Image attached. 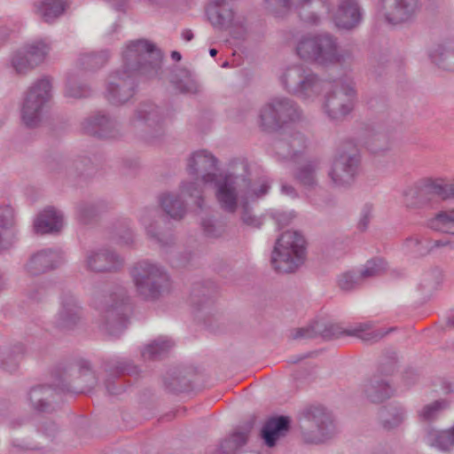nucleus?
I'll list each match as a JSON object with an SVG mask.
<instances>
[{"instance_id": "53", "label": "nucleus", "mask_w": 454, "mask_h": 454, "mask_svg": "<svg viewBox=\"0 0 454 454\" xmlns=\"http://www.w3.org/2000/svg\"><path fill=\"white\" fill-rule=\"evenodd\" d=\"M363 278L360 273L348 271L340 275L339 286L344 291H350L361 285Z\"/></svg>"}, {"instance_id": "46", "label": "nucleus", "mask_w": 454, "mask_h": 454, "mask_svg": "<svg viewBox=\"0 0 454 454\" xmlns=\"http://www.w3.org/2000/svg\"><path fill=\"white\" fill-rule=\"evenodd\" d=\"M449 406L450 404L446 400H436L423 406V408L419 411V418L421 421L432 422L438 419L441 413L448 409Z\"/></svg>"}, {"instance_id": "6", "label": "nucleus", "mask_w": 454, "mask_h": 454, "mask_svg": "<svg viewBox=\"0 0 454 454\" xmlns=\"http://www.w3.org/2000/svg\"><path fill=\"white\" fill-rule=\"evenodd\" d=\"M129 274L137 296L144 301H155L170 292L171 282L168 272L150 260L134 263Z\"/></svg>"}, {"instance_id": "16", "label": "nucleus", "mask_w": 454, "mask_h": 454, "mask_svg": "<svg viewBox=\"0 0 454 454\" xmlns=\"http://www.w3.org/2000/svg\"><path fill=\"white\" fill-rule=\"evenodd\" d=\"M226 0H212L207 8V15L212 26L220 30L229 29L231 35L244 40L247 35V20L236 16L231 8L223 4Z\"/></svg>"}, {"instance_id": "7", "label": "nucleus", "mask_w": 454, "mask_h": 454, "mask_svg": "<svg viewBox=\"0 0 454 454\" xmlns=\"http://www.w3.org/2000/svg\"><path fill=\"white\" fill-rule=\"evenodd\" d=\"M216 158L210 153L201 150L195 152L188 160L187 171L196 176L193 182H183L180 185L181 193L193 200L202 209L204 204L203 184H211L218 177L215 171L217 167Z\"/></svg>"}, {"instance_id": "12", "label": "nucleus", "mask_w": 454, "mask_h": 454, "mask_svg": "<svg viewBox=\"0 0 454 454\" xmlns=\"http://www.w3.org/2000/svg\"><path fill=\"white\" fill-rule=\"evenodd\" d=\"M129 127L149 143L156 142L164 135V115L151 101L139 103L129 121Z\"/></svg>"}, {"instance_id": "63", "label": "nucleus", "mask_w": 454, "mask_h": 454, "mask_svg": "<svg viewBox=\"0 0 454 454\" xmlns=\"http://www.w3.org/2000/svg\"><path fill=\"white\" fill-rule=\"evenodd\" d=\"M114 9L119 12H126L128 0H106Z\"/></svg>"}, {"instance_id": "60", "label": "nucleus", "mask_w": 454, "mask_h": 454, "mask_svg": "<svg viewBox=\"0 0 454 454\" xmlns=\"http://www.w3.org/2000/svg\"><path fill=\"white\" fill-rule=\"evenodd\" d=\"M90 160L85 156H80L73 162V167L78 174H83L85 170L90 166Z\"/></svg>"}, {"instance_id": "20", "label": "nucleus", "mask_w": 454, "mask_h": 454, "mask_svg": "<svg viewBox=\"0 0 454 454\" xmlns=\"http://www.w3.org/2000/svg\"><path fill=\"white\" fill-rule=\"evenodd\" d=\"M123 263V258L109 248L89 251L84 259L85 269L96 273L117 271Z\"/></svg>"}, {"instance_id": "48", "label": "nucleus", "mask_w": 454, "mask_h": 454, "mask_svg": "<svg viewBox=\"0 0 454 454\" xmlns=\"http://www.w3.org/2000/svg\"><path fill=\"white\" fill-rule=\"evenodd\" d=\"M25 352V347L21 343L13 345L10 350H8L4 356L2 361V367L8 372H15L18 367L20 361Z\"/></svg>"}, {"instance_id": "31", "label": "nucleus", "mask_w": 454, "mask_h": 454, "mask_svg": "<svg viewBox=\"0 0 454 454\" xmlns=\"http://www.w3.org/2000/svg\"><path fill=\"white\" fill-rule=\"evenodd\" d=\"M17 241L14 227V213L10 206L0 207V252L13 246Z\"/></svg>"}, {"instance_id": "28", "label": "nucleus", "mask_w": 454, "mask_h": 454, "mask_svg": "<svg viewBox=\"0 0 454 454\" xmlns=\"http://www.w3.org/2000/svg\"><path fill=\"white\" fill-rule=\"evenodd\" d=\"M254 421L236 428L210 452V454H239V450L247 444Z\"/></svg>"}, {"instance_id": "30", "label": "nucleus", "mask_w": 454, "mask_h": 454, "mask_svg": "<svg viewBox=\"0 0 454 454\" xmlns=\"http://www.w3.org/2000/svg\"><path fill=\"white\" fill-rule=\"evenodd\" d=\"M62 227L63 215L51 207L42 211L34 223V230L37 234L59 232Z\"/></svg>"}, {"instance_id": "47", "label": "nucleus", "mask_w": 454, "mask_h": 454, "mask_svg": "<svg viewBox=\"0 0 454 454\" xmlns=\"http://www.w3.org/2000/svg\"><path fill=\"white\" fill-rule=\"evenodd\" d=\"M433 230L454 235V210L441 212L429 221Z\"/></svg>"}, {"instance_id": "49", "label": "nucleus", "mask_w": 454, "mask_h": 454, "mask_svg": "<svg viewBox=\"0 0 454 454\" xmlns=\"http://www.w3.org/2000/svg\"><path fill=\"white\" fill-rule=\"evenodd\" d=\"M387 262L380 257L366 262L364 270L360 272L363 278H373L380 275L387 270Z\"/></svg>"}, {"instance_id": "56", "label": "nucleus", "mask_w": 454, "mask_h": 454, "mask_svg": "<svg viewBox=\"0 0 454 454\" xmlns=\"http://www.w3.org/2000/svg\"><path fill=\"white\" fill-rule=\"evenodd\" d=\"M293 212H275L272 214V218L275 220L278 228H284L291 223L294 218Z\"/></svg>"}, {"instance_id": "36", "label": "nucleus", "mask_w": 454, "mask_h": 454, "mask_svg": "<svg viewBox=\"0 0 454 454\" xmlns=\"http://www.w3.org/2000/svg\"><path fill=\"white\" fill-rule=\"evenodd\" d=\"M427 443L441 451H450L454 448V425L446 430L427 429Z\"/></svg>"}, {"instance_id": "43", "label": "nucleus", "mask_w": 454, "mask_h": 454, "mask_svg": "<svg viewBox=\"0 0 454 454\" xmlns=\"http://www.w3.org/2000/svg\"><path fill=\"white\" fill-rule=\"evenodd\" d=\"M406 411L401 405H391L380 411V419L383 428L390 430L399 427L405 419Z\"/></svg>"}, {"instance_id": "17", "label": "nucleus", "mask_w": 454, "mask_h": 454, "mask_svg": "<svg viewBox=\"0 0 454 454\" xmlns=\"http://www.w3.org/2000/svg\"><path fill=\"white\" fill-rule=\"evenodd\" d=\"M308 427L302 433L304 442L323 443L335 434V425L332 414L324 407L316 406L307 410L305 414Z\"/></svg>"}, {"instance_id": "54", "label": "nucleus", "mask_w": 454, "mask_h": 454, "mask_svg": "<svg viewBox=\"0 0 454 454\" xmlns=\"http://www.w3.org/2000/svg\"><path fill=\"white\" fill-rule=\"evenodd\" d=\"M201 228L204 235L210 239H217L224 232V227L223 225H216L210 217L202 219Z\"/></svg>"}, {"instance_id": "13", "label": "nucleus", "mask_w": 454, "mask_h": 454, "mask_svg": "<svg viewBox=\"0 0 454 454\" xmlns=\"http://www.w3.org/2000/svg\"><path fill=\"white\" fill-rule=\"evenodd\" d=\"M301 111L297 103L286 97L274 98L260 112V126L263 130L273 131L288 122L301 119Z\"/></svg>"}, {"instance_id": "3", "label": "nucleus", "mask_w": 454, "mask_h": 454, "mask_svg": "<svg viewBox=\"0 0 454 454\" xmlns=\"http://www.w3.org/2000/svg\"><path fill=\"white\" fill-rule=\"evenodd\" d=\"M74 373L79 374V379L84 389L92 388L97 383L94 372L91 371L87 361H79L75 366L64 369L57 376L58 382L54 388L50 386H37L30 389L28 400L33 410L40 413H50L54 411L52 399L56 389L62 392L71 391L70 381Z\"/></svg>"}, {"instance_id": "41", "label": "nucleus", "mask_w": 454, "mask_h": 454, "mask_svg": "<svg viewBox=\"0 0 454 454\" xmlns=\"http://www.w3.org/2000/svg\"><path fill=\"white\" fill-rule=\"evenodd\" d=\"M90 86L82 81L78 73H69L67 79L65 96L71 98H82L90 95Z\"/></svg>"}, {"instance_id": "32", "label": "nucleus", "mask_w": 454, "mask_h": 454, "mask_svg": "<svg viewBox=\"0 0 454 454\" xmlns=\"http://www.w3.org/2000/svg\"><path fill=\"white\" fill-rule=\"evenodd\" d=\"M321 160L314 157L298 166L294 172V179L307 191H313L318 186L317 172L319 170Z\"/></svg>"}, {"instance_id": "1", "label": "nucleus", "mask_w": 454, "mask_h": 454, "mask_svg": "<svg viewBox=\"0 0 454 454\" xmlns=\"http://www.w3.org/2000/svg\"><path fill=\"white\" fill-rule=\"evenodd\" d=\"M163 53L152 42L137 39L129 42L122 52V66L108 76L106 98L114 106H121L137 92V77L162 79Z\"/></svg>"}, {"instance_id": "21", "label": "nucleus", "mask_w": 454, "mask_h": 454, "mask_svg": "<svg viewBox=\"0 0 454 454\" xmlns=\"http://www.w3.org/2000/svg\"><path fill=\"white\" fill-rule=\"evenodd\" d=\"M385 18L390 24L412 20L421 9L420 0H382Z\"/></svg>"}, {"instance_id": "4", "label": "nucleus", "mask_w": 454, "mask_h": 454, "mask_svg": "<svg viewBox=\"0 0 454 454\" xmlns=\"http://www.w3.org/2000/svg\"><path fill=\"white\" fill-rule=\"evenodd\" d=\"M129 299L125 287L116 286L107 294L99 292L93 296V305L99 312L98 327L110 336H119L128 325Z\"/></svg>"}, {"instance_id": "5", "label": "nucleus", "mask_w": 454, "mask_h": 454, "mask_svg": "<svg viewBox=\"0 0 454 454\" xmlns=\"http://www.w3.org/2000/svg\"><path fill=\"white\" fill-rule=\"evenodd\" d=\"M212 184L219 207L230 214L236 212L239 196L246 200H254L267 194L270 189L267 180H262L257 188L249 178L231 172L220 175Z\"/></svg>"}, {"instance_id": "33", "label": "nucleus", "mask_w": 454, "mask_h": 454, "mask_svg": "<svg viewBox=\"0 0 454 454\" xmlns=\"http://www.w3.org/2000/svg\"><path fill=\"white\" fill-rule=\"evenodd\" d=\"M289 427L290 419L287 417H273L263 425L261 436L268 447H273L276 445L278 439L288 432Z\"/></svg>"}, {"instance_id": "34", "label": "nucleus", "mask_w": 454, "mask_h": 454, "mask_svg": "<svg viewBox=\"0 0 454 454\" xmlns=\"http://www.w3.org/2000/svg\"><path fill=\"white\" fill-rule=\"evenodd\" d=\"M432 61L440 68L454 70V37L439 43L429 53Z\"/></svg>"}, {"instance_id": "58", "label": "nucleus", "mask_w": 454, "mask_h": 454, "mask_svg": "<svg viewBox=\"0 0 454 454\" xmlns=\"http://www.w3.org/2000/svg\"><path fill=\"white\" fill-rule=\"evenodd\" d=\"M116 237L119 239V242L124 245H129L133 242V233L129 230V228L124 226L121 229L116 230L115 233Z\"/></svg>"}, {"instance_id": "50", "label": "nucleus", "mask_w": 454, "mask_h": 454, "mask_svg": "<svg viewBox=\"0 0 454 454\" xmlns=\"http://www.w3.org/2000/svg\"><path fill=\"white\" fill-rule=\"evenodd\" d=\"M11 62L17 74H26L35 67L23 49L17 51L13 54Z\"/></svg>"}, {"instance_id": "2", "label": "nucleus", "mask_w": 454, "mask_h": 454, "mask_svg": "<svg viewBox=\"0 0 454 454\" xmlns=\"http://www.w3.org/2000/svg\"><path fill=\"white\" fill-rule=\"evenodd\" d=\"M295 53L303 61L320 66L345 64L352 59L351 52L340 49L338 38L328 32L301 35L296 42Z\"/></svg>"}, {"instance_id": "25", "label": "nucleus", "mask_w": 454, "mask_h": 454, "mask_svg": "<svg viewBox=\"0 0 454 454\" xmlns=\"http://www.w3.org/2000/svg\"><path fill=\"white\" fill-rule=\"evenodd\" d=\"M307 142L305 136L299 131L283 132L273 146L281 158L295 160L306 149Z\"/></svg>"}, {"instance_id": "57", "label": "nucleus", "mask_w": 454, "mask_h": 454, "mask_svg": "<svg viewBox=\"0 0 454 454\" xmlns=\"http://www.w3.org/2000/svg\"><path fill=\"white\" fill-rule=\"evenodd\" d=\"M449 245L448 239H427V247L422 251L423 254H431L436 248L446 247Z\"/></svg>"}, {"instance_id": "11", "label": "nucleus", "mask_w": 454, "mask_h": 454, "mask_svg": "<svg viewBox=\"0 0 454 454\" xmlns=\"http://www.w3.org/2000/svg\"><path fill=\"white\" fill-rule=\"evenodd\" d=\"M361 156L353 141L343 143L338 149L328 172L333 184L337 187H348L358 176Z\"/></svg>"}, {"instance_id": "45", "label": "nucleus", "mask_w": 454, "mask_h": 454, "mask_svg": "<svg viewBox=\"0 0 454 454\" xmlns=\"http://www.w3.org/2000/svg\"><path fill=\"white\" fill-rule=\"evenodd\" d=\"M23 50L32 63L36 67L44 60L51 47L45 41L37 40L25 45Z\"/></svg>"}, {"instance_id": "64", "label": "nucleus", "mask_w": 454, "mask_h": 454, "mask_svg": "<svg viewBox=\"0 0 454 454\" xmlns=\"http://www.w3.org/2000/svg\"><path fill=\"white\" fill-rule=\"evenodd\" d=\"M241 218H242L243 223L247 225H251V226L258 225V220L254 216L250 215L247 211L244 212Z\"/></svg>"}, {"instance_id": "8", "label": "nucleus", "mask_w": 454, "mask_h": 454, "mask_svg": "<svg viewBox=\"0 0 454 454\" xmlns=\"http://www.w3.org/2000/svg\"><path fill=\"white\" fill-rule=\"evenodd\" d=\"M394 331L389 328L387 331L372 330L370 323H362L350 330H344L340 325L333 323H324L320 321L314 322L306 327L297 328L294 331L292 338L313 339L322 337L324 340H333L340 337L343 334L356 336L366 342H377L387 333Z\"/></svg>"}, {"instance_id": "62", "label": "nucleus", "mask_w": 454, "mask_h": 454, "mask_svg": "<svg viewBox=\"0 0 454 454\" xmlns=\"http://www.w3.org/2000/svg\"><path fill=\"white\" fill-rule=\"evenodd\" d=\"M421 246V239L419 237H409L403 241V247L414 254V249Z\"/></svg>"}, {"instance_id": "14", "label": "nucleus", "mask_w": 454, "mask_h": 454, "mask_svg": "<svg viewBox=\"0 0 454 454\" xmlns=\"http://www.w3.org/2000/svg\"><path fill=\"white\" fill-rule=\"evenodd\" d=\"M356 102L354 81L349 78L340 79L326 96L325 110L331 120L339 121L352 112Z\"/></svg>"}, {"instance_id": "19", "label": "nucleus", "mask_w": 454, "mask_h": 454, "mask_svg": "<svg viewBox=\"0 0 454 454\" xmlns=\"http://www.w3.org/2000/svg\"><path fill=\"white\" fill-rule=\"evenodd\" d=\"M441 178L426 177L416 182L403 192L404 204L408 208H421L442 193Z\"/></svg>"}, {"instance_id": "44", "label": "nucleus", "mask_w": 454, "mask_h": 454, "mask_svg": "<svg viewBox=\"0 0 454 454\" xmlns=\"http://www.w3.org/2000/svg\"><path fill=\"white\" fill-rule=\"evenodd\" d=\"M364 145L372 154H381L390 149L391 141L388 134L377 131L366 137Z\"/></svg>"}, {"instance_id": "42", "label": "nucleus", "mask_w": 454, "mask_h": 454, "mask_svg": "<svg viewBox=\"0 0 454 454\" xmlns=\"http://www.w3.org/2000/svg\"><path fill=\"white\" fill-rule=\"evenodd\" d=\"M109 59L107 51L83 52L80 54L77 66L81 69L94 71L104 67Z\"/></svg>"}, {"instance_id": "38", "label": "nucleus", "mask_w": 454, "mask_h": 454, "mask_svg": "<svg viewBox=\"0 0 454 454\" xmlns=\"http://www.w3.org/2000/svg\"><path fill=\"white\" fill-rule=\"evenodd\" d=\"M160 204L172 219L180 220L186 214V205L177 194L163 193L160 198Z\"/></svg>"}, {"instance_id": "29", "label": "nucleus", "mask_w": 454, "mask_h": 454, "mask_svg": "<svg viewBox=\"0 0 454 454\" xmlns=\"http://www.w3.org/2000/svg\"><path fill=\"white\" fill-rule=\"evenodd\" d=\"M140 221L145 226L148 237L160 247H167L174 244V237L171 231L162 230L161 223L163 220H155L153 211L146 210L145 213L141 215Z\"/></svg>"}, {"instance_id": "22", "label": "nucleus", "mask_w": 454, "mask_h": 454, "mask_svg": "<svg viewBox=\"0 0 454 454\" xmlns=\"http://www.w3.org/2000/svg\"><path fill=\"white\" fill-rule=\"evenodd\" d=\"M106 378L105 386L107 393L111 395H117L124 391L123 385L120 382L119 377L122 375H137L138 368L130 361L117 359L109 361L105 367Z\"/></svg>"}, {"instance_id": "24", "label": "nucleus", "mask_w": 454, "mask_h": 454, "mask_svg": "<svg viewBox=\"0 0 454 454\" xmlns=\"http://www.w3.org/2000/svg\"><path fill=\"white\" fill-rule=\"evenodd\" d=\"M82 308L71 293L61 296L60 308L55 317L54 324L60 330L73 329L81 319Z\"/></svg>"}, {"instance_id": "26", "label": "nucleus", "mask_w": 454, "mask_h": 454, "mask_svg": "<svg viewBox=\"0 0 454 454\" xmlns=\"http://www.w3.org/2000/svg\"><path fill=\"white\" fill-rule=\"evenodd\" d=\"M62 262L59 252L46 248L33 254L25 265L26 271L31 276H38L55 270Z\"/></svg>"}, {"instance_id": "52", "label": "nucleus", "mask_w": 454, "mask_h": 454, "mask_svg": "<svg viewBox=\"0 0 454 454\" xmlns=\"http://www.w3.org/2000/svg\"><path fill=\"white\" fill-rule=\"evenodd\" d=\"M164 386L168 392L176 394L187 388V381L184 377L174 372L164 378Z\"/></svg>"}, {"instance_id": "59", "label": "nucleus", "mask_w": 454, "mask_h": 454, "mask_svg": "<svg viewBox=\"0 0 454 454\" xmlns=\"http://www.w3.org/2000/svg\"><path fill=\"white\" fill-rule=\"evenodd\" d=\"M372 217V207L366 205L361 214V217L358 223V228L360 231H365L369 225Z\"/></svg>"}, {"instance_id": "18", "label": "nucleus", "mask_w": 454, "mask_h": 454, "mask_svg": "<svg viewBox=\"0 0 454 454\" xmlns=\"http://www.w3.org/2000/svg\"><path fill=\"white\" fill-rule=\"evenodd\" d=\"M316 3L329 10L330 0H263L265 10L271 15L284 17L294 7L300 19L309 25H318L320 22V16L309 11Z\"/></svg>"}, {"instance_id": "9", "label": "nucleus", "mask_w": 454, "mask_h": 454, "mask_svg": "<svg viewBox=\"0 0 454 454\" xmlns=\"http://www.w3.org/2000/svg\"><path fill=\"white\" fill-rule=\"evenodd\" d=\"M306 258V240L297 231H286L277 239L271 254V265L278 273L294 272Z\"/></svg>"}, {"instance_id": "23", "label": "nucleus", "mask_w": 454, "mask_h": 454, "mask_svg": "<svg viewBox=\"0 0 454 454\" xmlns=\"http://www.w3.org/2000/svg\"><path fill=\"white\" fill-rule=\"evenodd\" d=\"M83 131L98 138H115L120 136L118 122L109 115L98 113L82 122Z\"/></svg>"}, {"instance_id": "55", "label": "nucleus", "mask_w": 454, "mask_h": 454, "mask_svg": "<svg viewBox=\"0 0 454 454\" xmlns=\"http://www.w3.org/2000/svg\"><path fill=\"white\" fill-rule=\"evenodd\" d=\"M27 295L31 301H42L47 296V288L44 284L34 285L27 289Z\"/></svg>"}, {"instance_id": "51", "label": "nucleus", "mask_w": 454, "mask_h": 454, "mask_svg": "<svg viewBox=\"0 0 454 454\" xmlns=\"http://www.w3.org/2000/svg\"><path fill=\"white\" fill-rule=\"evenodd\" d=\"M99 212V207L92 202L82 201L76 207V215L82 223L90 222Z\"/></svg>"}, {"instance_id": "10", "label": "nucleus", "mask_w": 454, "mask_h": 454, "mask_svg": "<svg viewBox=\"0 0 454 454\" xmlns=\"http://www.w3.org/2000/svg\"><path fill=\"white\" fill-rule=\"evenodd\" d=\"M279 81L285 90L303 99L317 98L326 86V82L317 74L301 64L286 67Z\"/></svg>"}, {"instance_id": "39", "label": "nucleus", "mask_w": 454, "mask_h": 454, "mask_svg": "<svg viewBox=\"0 0 454 454\" xmlns=\"http://www.w3.org/2000/svg\"><path fill=\"white\" fill-rule=\"evenodd\" d=\"M67 5L65 0H43L36 5V11L45 22L51 23L63 14Z\"/></svg>"}, {"instance_id": "40", "label": "nucleus", "mask_w": 454, "mask_h": 454, "mask_svg": "<svg viewBox=\"0 0 454 454\" xmlns=\"http://www.w3.org/2000/svg\"><path fill=\"white\" fill-rule=\"evenodd\" d=\"M174 347V342L165 337H160L148 344L141 355L145 360H159L165 357Z\"/></svg>"}, {"instance_id": "27", "label": "nucleus", "mask_w": 454, "mask_h": 454, "mask_svg": "<svg viewBox=\"0 0 454 454\" xmlns=\"http://www.w3.org/2000/svg\"><path fill=\"white\" fill-rule=\"evenodd\" d=\"M363 12L358 2L339 1L333 21L337 27L351 30L362 21Z\"/></svg>"}, {"instance_id": "61", "label": "nucleus", "mask_w": 454, "mask_h": 454, "mask_svg": "<svg viewBox=\"0 0 454 454\" xmlns=\"http://www.w3.org/2000/svg\"><path fill=\"white\" fill-rule=\"evenodd\" d=\"M441 187L442 188L441 200L454 198V180L450 183H445L444 179L441 178Z\"/></svg>"}, {"instance_id": "15", "label": "nucleus", "mask_w": 454, "mask_h": 454, "mask_svg": "<svg viewBox=\"0 0 454 454\" xmlns=\"http://www.w3.org/2000/svg\"><path fill=\"white\" fill-rule=\"evenodd\" d=\"M51 97V82L48 77L38 79L27 90L21 108V118L27 128H35L41 121L44 105Z\"/></svg>"}, {"instance_id": "35", "label": "nucleus", "mask_w": 454, "mask_h": 454, "mask_svg": "<svg viewBox=\"0 0 454 454\" xmlns=\"http://www.w3.org/2000/svg\"><path fill=\"white\" fill-rule=\"evenodd\" d=\"M364 394L372 403H382L393 395V388L385 380L378 376H373L364 385Z\"/></svg>"}, {"instance_id": "37", "label": "nucleus", "mask_w": 454, "mask_h": 454, "mask_svg": "<svg viewBox=\"0 0 454 454\" xmlns=\"http://www.w3.org/2000/svg\"><path fill=\"white\" fill-rule=\"evenodd\" d=\"M168 79L170 83L180 92L194 93L198 90L197 82L185 68L174 67L170 70Z\"/></svg>"}]
</instances>
